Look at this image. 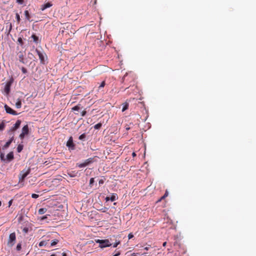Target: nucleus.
Segmentation results:
<instances>
[{"label": "nucleus", "mask_w": 256, "mask_h": 256, "mask_svg": "<svg viewBox=\"0 0 256 256\" xmlns=\"http://www.w3.org/2000/svg\"><path fill=\"white\" fill-rule=\"evenodd\" d=\"M46 244H47V242L46 241L42 240L39 243L38 246H39L42 247L44 246H46Z\"/></svg>", "instance_id": "a878e982"}, {"label": "nucleus", "mask_w": 256, "mask_h": 256, "mask_svg": "<svg viewBox=\"0 0 256 256\" xmlns=\"http://www.w3.org/2000/svg\"><path fill=\"white\" fill-rule=\"evenodd\" d=\"M122 105H123V107L122 108V112H124L126 110L128 109L129 104L128 102H126L124 104H123Z\"/></svg>", "instance_id": "a211bd4d"}, {"label": "nucleus", "mask_w": 256, "mask_h": 256, "mask_svg": "<svg viewBox=\"0 0 256 256\" xmlns=\"http://www.w3.org/2000/svg\"><path fill=\"white\" fill-rule=\"evenodd\" d=\"M118 196L117 194H112L110 197V200L112 202L115 201L116 200H118Z\"/></svg>", "instance_id": "2eb2a0df"}, {"label": "nucleus", "mask_w": 256, "mask_h": 256, "mask_svg": "<svg viewBox=\"0 0 256 256\" xmlns=\"http://www.w3.org/2000/svg\"><path fill=\"white\" fill-rule=\"evenodd\" d=\"M22 249V244L21 243H18L16 247V250L17 251H20Z\"/></svg>", "instance_id": "c85d7f7f"}, {"label": "nucleus", "mask_w": 256, "mask_h": 256, "mask_svg": "<svg viewBox=\"0 0 256 256\" xmlns=\"http://www.w3.org/2000/svg\"><path fill=\"white\" fill-rule=\"evenodd\" d=\"M94 182V178H92L90 179V187H92L93 186V184Z\"/></svg>", "instance_id": "c756f323"}, {"label": "nucleus", "mask_w": 256, "mask_h": 256, "mask_svg": "<svg viewBox=\"0 0 256 256\" xmlns=\"http://www.w3.org/2000/svg\"><path fill=\"white\" fill-rule=\"evenodd\" d=\"M2 205V202L0 201V206H1Z\"/></svg>", "instance_id": "5fc2aeb1"}, {"label": "nucleus", "mask_w": 256, "mask_h": 256, "mask_svg": "<svg viewBox=\"0 0 256 256\" xmlns=\"http://www.w3.org/2000/svg\"><path fill=\"white\" fill-rule=\"evenodd\" d=\"M24 146L22 144H19L17 147V152H20L22 150Z\"/></svg>", "instance_id": "412c9836"}, {"label": "nucleus", "mask_w": 256, "mask_h": 256, "mask_svg": "<svg viewBox=\"0 0 256 256\" xmlns=\"http://www.w3.org/2000/svg\"><path fill=\"white\" fill-rule=\"evenodd\" d=\"M5 126H6L4 122V121H2L0 124V131L3 130L5 128Z\"/></svg>", "instance_id": "b1692460"}, {"label": "nucleus", "mask_w": 256, "mask_h": 256, "mask_svg": "<svg viewBox=\"0 0 256 256\" xmlns=\"http://www.w3.org/2000/svg\"><path fill=\"white\" fill-rule=\"evenodd\" d=\"M68 174L70 177H74L76 176L75 174H74V172L68 173Z\"/></svg>", "instance_id": "4c0bfd02"}, {"label": "nucleus", "mask_w": 256, "mask_h": 256, "mask_svg": "<svg viewBox=\"0 0 256 256\" xmlns=\"http://www.w3.org/2000/svg\"><path fill=\"white\" fill-rule=\"evenodd\" d=\"M76 166L81 168L85 167V166H86L84 162L80 163V164L78 163V164H76Z\"/></svg>", "instance_id": "cd10ccee"}, {"label": "nucleus", "mask_w": 256, "mask_h": 256, "mask_svg": "<svg viewBox=\"0 0 256 256\" xmlns=\"http://www.w3.org/2000/svg\"><path fill=\"white\" fill-rule=\"evenodd\" d=\"M59 240L57 239H55V240H54L52 241L51 242V244H50V246H54L55 245H56L58 242Z\"/></svg>", "instance_id": "4be33fe9"}, {"label": "nucleus", "mask_w": 256, "mask_h": 256, "mask_svg": "<svg viewBox=\"0 0 256 256\" xmlns=\"http://www.w3.org/2000/svg\"><path fill=\"white\" fill-rule=\"evenodd\" d=\"M80 106H81L80 104H78V105H76L75 106L73 107L72 108V110H78L82 109V108H81Z\"/></svg>", "instance_id": "aec40b11"}, {"label": "nucleus", "mask_w": 256, "mask_h": 256, "mask_svg": "<svg viewBox=\"0 0 256 256\" xmlns=\"http://www.w3.org/2000/svg\"><path fill=\"white\" fill-rule=\"evenodd\" d=\"M148 248H149L148 247H146L144 248V250H148Z\"/></svg>", "instance_id": "3c124183"}, {"label": "nucleus", "mask_w": 256, "mask_h": 256, "mask_svg": "<svg viewBox=\"0 0 256 256\" xmlns=\"http://www.w3.org/2000/svg\"><path fill=\"white\" fill-rule=\"evenodd\" d=\"M50 256H57L56 254H52Z\"/></svg>", "instance_id": "864d4df0"}, {"label": "nucleus", "mask_w": 256, "mask_h": 256, "mask_svg": "<svg viewBox=\"0 0 256 256\" xmlns=\"http://www.w3.org/2000/svg\"><path fill=\"white\" fill-rule=\"evenodd\" d=\"M115 252L116 254L112 256H119L120 254V250H116Z\"/></svg>", "instance_id": "c9c22d12"}, {"label": "nucleus", "mask_w": 256, "mask_h": 256, "mask_svg": "<svg viewBox=\"0 0 256 256\" xmlns=\"http://www.w3.org/2000/svg\"><path fill=\"white\" fill-rule=\"evenodd\" d=\"M14 140V136L12 135V136L11 137V138H10V140L8 142H7L6 143V144L3 146L2 149L5 150V149L7 148L10 146V144Z\"/></svg>", "instance_id": "f8f14e48"}, {"label": "nucleus", "mask_w": 256, "mask_h": 256, "mask_svg": "<svg viewBox=\"0 0 256 256\" xmlns=\"http://www.w3.org/2000/svg\"><path fill=\"white\" fill-rule=\"evenodd\" d=\"M4 108L6 112V113L14 115L16 116L18 114L17 112L12 110V108H10V106H8V105L6 104L4 106Z\"/></svg>", "instance_id": "1a4fd4ad"}, {"label": "nucleus", "mask_w": 256, "mask_h": 256, "mask_svg": "<svg viewBox=\"0 0 256 256\" xmlns=\"http://www.w3.org/2000/svg\"><path fill=\"white\" fill-rule=\"evenodd\" d=\"M0 160L2 162H10L12 161L14 159V154H13V152H10V153H8L7 154V156H6V158H4V153L0 152Z\"/></svg>", "instance_id": "7ed1b4c3"}, {"label": "nucleus", "mask_w": 256, "mask_h": 256, "mask_svg": "<svg viewBox=\"0 0 256 256\" xmlns=\"http://www.w3.org/2000/svg\"><path fill=\"white\" fill-rule=\"evenodd\" d=\"M66 146L68 148V150H72L76 148V144L73 142V138L72 136H70L66 142Z\"/></svg>", "instance_id": "0eeeda50"}, {"label": "nucleus", "mask_w": 256, "mask_h": 256, "mask_svg": "<svg viewBox=\"0 0 256 256\" xmlns=\"http://www.w3.org/2000/svg\"><path fill=\"white\" fill-rule=\"evenodd\" d=\"M134 236L133 234H130L128 236V239H130L132 238Z\"/></svg>", "instance_id": "37998d69"}, {"label": "nucleus", "mask_w": 256, "mask_h": 256, "mask_svg": "<svg viewBox=\"0 0 256 256\" xmlns=\"http://www.w3.org/2000/svg\"><path fill=\"white\" fill-rule=\"evenodd\" d=\"M29 134V128L28 124L25 125L22 130V132L19 136V138L20 140H22L24 138L25 136L28 135Z\"/></svg>", "instance_id": "423d86ee"}, {"label": "nucleus", "mask_w": 256, "mask_h": 256, "mask_svg": "<svg viewBox=\"0 0 256 256\" xmlns=\"http://www.w3.org/2000/svg\"><path fill=\"white\" fill-rule=\"evenodd\" d=\"M39 196L37 194H33L32 195V197L34 198H36Z\"/></svg>", "instance_id": "58836bf2"}, {"label": "nucleus", "mask_w": 256, "mask_h": 256, "mask_svg": "<svg viewBox=\"0 0 256 256\" xmlns=\"http://www.w3.org/2000/svg\"><path fill=\"white\" fill-rule=\"evenodd\" d=\"M12 202V200H11L8 202V207H10Z\"/></svg>", "instance_id": "c03bdc74"}, {"label": "nucleus", "mask_w": 256, "mask_h": 256, "mask_svg": "<svg viewBox=\"0 0 256 256\" xmlns=\"http://www.w3.org/2000/svg\"><path fill=\"white\" fill-rule=\"evenodd\" d=\"M92 160H93L92 158H89L85 160V161L84 162L86 164V166H87L89 164H90V163H92V161H93Z\"/></svg>", "instance_id": "f3484780"}, {"label": "nucleus", "mask_w": 256, "mask_h": 256, "mask_svg": "<svg viewBox=\"0 0 256 256\" xmlns=\"http://www.w3.org/2000/svg\"><path fill=\"white\" fill-rule=\"evenodd\" d=\"M31 38L32 39L33 42L36 44H38L40 42V39L39 38L38 36H36V34H33L32 35Z\"/></svg>", "instance_id": "9b49d317"}, {"label": "nucleus", "mask_w": 256, "mask_h": 256, "mask_svg": "<svg viewBox=\"0 0 256 256\" xmlns=\"http://www.w3.org/2000/svg\"><path fill=\"white\" fill-rule=\"evenodd\" d=\"M104 180L103 179H100L98 181V183L100 184V185H101V184H102L104 183Z\"/></svg>", "instance_id": "ea45409f"}, {"label": "nucleus", "mask_w": 256, "mask_h": 256, "mask_svg": "<svg viewBox=\"0 0 256 256\" xmlns=\"http://www.w3.org/2000/svg\"><path fill=\"white\" fill-rule=\"evenodd\" d=\"M168 196V191H166L164 194L162 196L161 198L158 202L161 201L162 200L164 199L166 196Z\"/></svg>", "instance_id": "bb28decb"}, {"label": "nucleus", "mask_w": 256, "mask_h": 256, "mask_svg": "<svg viewBox=\"0 0 256 256\" xmlns=\"http://www.w3.org/2000/svg\"><path fill=\"white\" fill-rule=\"evenodd\" d=\"M62 256H66V253H62Z\"/></svg>", "instance_id": "603ef678"}, {"label": "nucleus", "mask_w": 256, "mask_h": 256, "mask_svg": "<svg viewBox=\"0 0 256 256\" xmlns=\"http://www.w3.org/2000/svg\"><path fill=\"white\" fill-rule=\"evenodd\" d=\"M96 242L100 244L99 247L101 248L110 246L112 244L108 240H96Z\"/></svg>", "instance_id": "f257e3e1"}, {"label": "nucleus", "mask_w": 256, "mask_h": 256, "mask_svg": "<svg viewBox=\"0 0 256 256\" xmlns=\"http://www.w3.org/2000/svg\"><path fill=\"white\" fill-rule=\"evenodd\" d=\"M120 244V242L118 241V242H116L112 244L114 248H116L119 244Z\"/></svg>", "instance_id": "e433bc0d"}, {"label": "nucleus", "mask_w": 256, "mask_h": 256, "mask_svg": "<svg viewBox=\"0 0 256 256\" xmlns=\"http://www.w3.org/2000/svg\"><path fill=\"white\" fill-rule=\"evenodd\" d=\"M135 77L133 74H126L122 78V82L126 83L134 81Z\"/></svg>", "instance_id": "39448f33"}, {"label": "nucleus", "mask_w": 256, "mask_h": 256, "mask_svg": "<svg viewBox=\"0 0 256 256\" xmlns=\"http://www.w3.org/2000/svg\"><path fill=\"white\" fill-rule=\"evenodd\" d=\"M30 168H28L27 170H24L22 171H21L18 176L19 182H23L25 178L30 174Z\"/></svg>", "instance_id": "f03ea898"}, {"label": "nucleus", "mask_w": 256, "mask_h": 256, "mask_svg": "<svg viewBox=\"0 0 256 256\" xmlns=\"http://www.w3.org/2000/svg\"><path fill=\"white\" fill-rule=\"evenodd\" d=\"M24 16H25L26 18L28 20L30 21V14L28 10H26L24 11Z\"/></svg>", "instance_id": "dca6fc26"}, {"label": "nucleus", "mask_w": 256, "mask_h": 256, "mask_svg": "<svg viewBox=\"0 0 256 256\" xmlns=\"http://www.w3.org/2000/svg\"><path fill=\"white\" fill-rule=\"evenodd\" d=\"M106 84H105V82L104 81H103L101 84H100V86H99L98 88H104Z\"/></svg>", "instance_id": "f704fd0d"}, {"label": "nucleus", "mask_w": 256, "mask_h": 256, "mask_svg": "<svg viewBox=\"0 0 256 256\" xmlns=\"http://www.w3.org/2000/svg\"><path fill=\"white\" fill-rule=\"evenodd\" d=\"M47 210L46 208H41L39 209L38 213L40 214H42L46 212Z\"/></svg>", "instance_id": "6ab92c4d"}, {"label": "nucleus", "mask_w": 256, "mask_h": 256, "mask_svg": "<svg viewBox=\"0 0 256 256\" xmlns=\"http://www.w3.org/2000/svg\"><path fill=\"white\" fill-rule=\"evenodd\" d=\"M16 2L19 4H22L24 3V0H16Z\"/></svg>", "instance_id": "79ce46f5"}, {"label": "nucleus", "mask_w": 256, "mask_h": 256, "mask_svg": "<svg viewBox=\"0 0 256 256\" xmlns=\"http://www.w3.org/2000/svg\"><path fill=\"white\" fill-rule=\"evenodd\" d=\"M22 72H23L24 73V74H25V73H26V69L25 68H23V67H22Z\"/></svg>", "instance_id": "a18cd8bd"}, {"label": "nucleus", "mask_w": 256, "mask_h": 256, "mask_svg": "<svg viewBox=\"0 0 256 256\" xmlns=\"http://www.w3.org/2000/svg\"><path fill=\"white\" fill-rule=\"evenodd\" d=\"M102 126V124L101 123H98L94 126V128L96 130L100 129Z\"/></svg>", "instance_id": "393cba45"}, {"label": "nucleus", "mask_w": 256, "mask_h": 256, "mask_svg": "<svg viewBox=\"0 0 256 256\" xmlns=\"http://www.w3.org/2000/svg\"><path fill=\"white\" fill-rule=\"evenodd\" d=\"M16 108H21L22 102H21V100H18L16 102Z\"/></svg>", "instance_id": "5701e85b"}, {"label": "nucleus", "mask_w": 256, "mask_h": 256, "mask_svg": "<svg viewBox=\"0 0 256 256\" xmlns=\"http://www.w3.org/2000/svg\"><path fill=\"white\" fill-rule=\"evenodd\" d=\"M28 231V228L27 227H24L22 229V232L25 234L27 233Z\"/></svg>", "instance_id": "72a5a7b5"}, {"label": "nucleus", "mask_w": 256, "mask_h": 256, "mask_svg": "<svg viewBox=\"0 0 256 256\" xmlns=\"http://www.w3.org/2000/svg\"><path fill=\"white\" fill-rule=\"evenodd\" d=\"M16 18L17 22L19 23L20 20V15L18 13L16 14Z\"/></svg>", "instance_id": "473e14b6"}, {"label": "nucleus", "mask_w": 256, "mask_h": 256, "mask_svg": "<svg viewBox=\"0 0 256 256\" xmlns=\"http://www.w3.org/2000/svg\"><path fill=\"white\" fill-rule=\"evenodd\" d=\"M16 241V233L12 232L11 233L8 240L7 245L8 247H12L15 244Z\"/></svg>", "instance_id": "20e7f679"}, {"label": "nucleus", "mask_w": 256, "mask_h": 256, "mask_svg": "<svg viewBox=\"0 0 256 256\" xmlns=\"http://www.w3.org/2000/svg\"><path fill=\"white\" fill-rule=\"evenodd\" d=\"M166 242H164L163 243V244H162V246H166Z\"/></svg>", "instance_id": "8fccbe9b"}, {"label": "nucleus", "mask_w": 256, "mask_h": 256, "mask_svg": "<svg viewBox=\"0 0 256 256\" xmlns=\"http://www.w3.org/2000/svg\"><path fill=\"white\" fill-rule=\"evenodd\" d=\"M132 156L133 157H134L136 156V154L134 152H133L132 154Z\"/></svg>", "instance_id": "09e8293b"}, {"label": "nucleus", "mask_w": 256, "mask_h": 256, "mask_svg": "<svg viewBox=\"0 0 256 256\" xmlns=\"http://www.w3.org/2000/svg\"><path fill=\"white\" fill-rule=\"evenodd\" d=\"M86 114V112L85 110H84L82 112L81 116H84Z\"/></svg>", "instance_id": "a19ab883"}, {"label": "nucleus", "mask_w": 256, "mask_h": 256, "mask_svg": "<svg viewBox=\"0 0 256 256\" xmlns=\"http://www.w3.org/2000/svg\"><path fill=\"white\" fill-rule=\"evenodd\" d=\"M86 138V134H81L80 136L79 139L80 140H83L84 138Z\"/></svg>", "instance_id": "2f4dec72"}, {"label": "nucleus", "mask_w": 256, "mask_h": 256, "mask_svg": "<svg viewBox=\"0 0 256 256\" xmlns=\"http://www.w3.org/2000/svg\"><path fill=\"white\" fill-rule=\"evenodd\" d=\"M21 122H22L20 120H16V122L15 123V124L14 125V126H12V127L10 128L8 130V132L10 133V132H14L16 130H17L20 127Z\"/></svg>", "instance_id": "6e6552de"}, {"label": "nucleus", "mask_w": 256, "mask_h": 256, "mask_svg": "<svg viewBox=\"0 0 256 256\" xmlns=\"http://www.w3.org/2000/svg\"><path fill=\"white\" fill-rule=\"evenodd\" d=\"M46 216H43L41 218V220H44L46 219Z\"/></svg>", "instance_id": "de8ad7c7"}, {"label": "nucleus", "mask_w": 256, "mask_h": 256, "mask_svg": "<svg viewBox=\"0 0 256 256\" xmlns=\"http://www.w3.org/2000/svg\"><path fill=\"white\" fill-rule=\"evenodd\" d=\"M18 42L22 46L24 44L23 40L22 38H18Z\"/></svg>", "instance_id": "7c9ffc66"}, {"label": "nucleus", "mask_w": 256, "mask_h": 256, "mask_svg": "<svg viewBox=\"0 0 256 256\" xmlns=\"http://www.w3.org/2000/svg\"><path fill=\"white\" fill-rule=\"evenodd\" d=\"M106 202H108V200H110V197H109V196H106Z\"/></svg>", "instance_id": "49530a36"}, {"label": "nucleus", "mask_w": 256, "mask_h": 256, "mask_svg": "<svg viewBox=\"0 0 256 256\" xmlns=\"http://www.w3.org/2000/svg\"><path fill=\"white\" fill-rule=\"evenodd\" d=\"M11 82H7L5 86L4 92H6V94H8L10 92V88L11 86Z\"/></svg>", "instance_id": "4468645a"}, {"label": "nucleus", "mask_w": 256, "mask_h": 256, "mask_svg": "<svg viewBox=\"0 0 256 256\" xmlns=\"http://www.w3.org/2000/svg\"><path fill=\"white\" fill-rule=\"evenodd\" d=\"M37 54L38 56V58L40 60V62L42 63H44L45 62V54L42 52H40L39 50H36Z\"/></svg>", "instance_id": "9d476101"}, {"label": "nucleus", "mask_w": 256, "mask_h": 256, "mask_svg": "<svg viewBox=\"0 0 256 256\" xmlns=\"http://www.w3.org/2000/svg\"><path fill=\"white\" fill-rule=\"evenodd\" d=\"M52 6V4H51L50 2H48L45 4L42 5L41 7H40V10L43 11V10H45L46 9L51 7Z\"/></svg>", "instance_id": "ddd939ff"}]
</instances>
